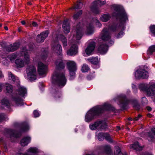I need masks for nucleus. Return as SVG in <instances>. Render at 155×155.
Masks as SVG:
<instances>
[{"mask_svg": "<svg viewBox=\"0 0 155 155\" xmlns=\"http://www.w3.org/2000/svg\"><path fill=\"white\" fill-rule=\"evenodd\" d=\"M90 128L92 130L97 129L99 130H105L107 128L105 120H98L94 123L91 124L89 125Z\"/></svg>", "mask_w": 155, "mask_h": 155, "instance_id": "8", "label": "nucleus"}, {"mask_svg": "<svg viewBox=\"0 0 155 155\" xmlns=\"http://www.w3.org/2000/svg\"><path fill=\"white\" fill-rule=\"evenodd\" d=\"M48 71L47 66L41 62L38 64V71L40 75H45Z\"/></svg>", "mask_w": 155, "mask_h": 155, "instance_id": "15", "label": "nucleus"}, {"mask_svg": "<svg viewBox=\"0 0 155 155\" xmlns=\"http://www.w3.org/2000/svg\"><path fill=\"white\" fill-rule=\"evenodd\" d=\"M26 72L28 79L31 81H33L36 79L37 72L35 68L33 65L28 67Z\"/></svg>", "mask_w": 155, "mask_h": 155, "instance_id": "12", "label": "nucleus"}, {"mask_svg": "<svg viewBox=\"0 0 155 155\" xmlns=\"http://www.w3.org/2000/svg\"><path fill=\"white\" fill-rule=\"evenodd\" d=\"M114 44V41L112 40H110L109 42L108 43V46H111L112 45Z\"/></svg>", "mask_w": 155, "mask_h": 155, "instance_id": "52", "label": "nucleus"}, {"mask_svg": "<svg viewBox=\"0 0 155 155\" xmlns=\"http://www.w3.org/2000/svg\"><path fill=\"white\" fill-rule=\"evenodd\" d=\"M85 155H94V154L93 153L91 154H87Z\"/></svg>", "mask_w": 155, "mask_h": 155, "instance_id": "62", "label": "nucleus"}, {"mask_svg": "<svg viewBox=\"0 0 155 155\" xmlns=\"http://www.w3.org/2000/svg\"><path fill=\"white\" fill-rule=\"evenodd\" d=\"M8 78L10 80L12 83H15L16 81L17 83H18L19 82L18 78L17 77L15 78L12 74L10 72H8Z\"/></svg>", "mask_w": 155, "mask_h": 155, "instance_id": "26", "label": "nucleus"}, {"mask_svg": "<svg viewBox=\"0 0 155 155\" xmlns=\"http://www.w3.org/2000/svg\"><path fill=\"white\" fill-rule=\"evenodd\" d=\"M27 153H19L17 155H31V153H36L39 152V150L36 147H31L27 150Z\"/></svg>", "mask_w": 155, "mask_h": 155, "instance_id": "22", "label": "nucleus"}, {"mask_svg": "<svg viewBox=\"0 0 155 155\" xmlns=\"http://www.w3.org/2000/svg\"><path fill=\"white\" fill-rule=\"evenodd\" d=\"M96 66H97V68H98L99 67V66L98 65H97Z\"/></svg>", "mask_w": 155, "mask_h": 155, "instance_id": "64", "label": "nucleus"}, {"mask_svg": "<svg viewBox=\"0 0 155 155\" xmlns=\"http://www.w3.org/2000/svg\"><path fill=\"white\" fill-rule=\"evenodd\" d=\"M124 34V33L123 31H121L117 36V38H119L122 37Z\"/></svg>", "mask_w": 155, "mask_h": 155, "instance_id": "46", "label": "nucleus"}, {"mask_svg": "<svg viewBox=\"0 0 155 155\" xmlns=\"http://www.w3.org/2000/svg\"><path fill=\"white\" fill-rule=\"evenodd\" d=\"M67 66L70 74V79L72 80L75 77V72L77 67L76 63L73 61H69L67 63Z\"/></svg>", "mask_w": 155, "mask_h": 155, "instance_id": "10", "label": "nucleus"}, {"mask_svg": "<svg viewBox=\"0 0 155 155\" xmlns=\"http://www.w3.org/2000/svg\"><path fill=\"white\" fill-rule=\"evenodd\" d=\"M114 100L116 102L117 104L121 107H124L130 102L133 103V101H130L128 100L124 94H121L115 97Z\"/></svg>", "mask_w": 155, "mask_h": 155, "instance_id": "11", "label": "nucleus"}, {"mask_svg": "<svg viewBox=\"0 0 155 155\" xmlns=\"http://www.w3.org/2000/svg\"><path fill=\"white\" fill-rule=\"evenodd\" d=\"M83 26V24L81 23L77 25L73 37V42L70 48L67 51L68 55H74L77 53L78 44L79 42L78 40H80L82 36Z\"/></svg>", "mask_w": 155, "mask_h": 155, "instance_id": "3", "label": "nucleus"}, {"mask_svg": "<svg viewBox=\"0 0 155 155\" xmlns=\"http://www.w3.org/2000/svg\"><path fill=\"white\" fill-rule=\"evenodd\" d=\"M130 148L137 151L141 150L142 149V147L140 146L138 142H135L133 144H131L130 146Z\"/></svg>", "mask_w": 155, "mask_h": 155, "instance_id": "29", "label": "nucleus"}, {"mask_svg": "<svg viewBox=\"0 0 155 155\" xmlns=\"http://www.w3.org/2000/svg\"><path fill=\"white\" fill-rule=\"evenodd\" d=\"M141 115L139 114L138 115V117H136L135 118H134V121H137V120H138L139 118L140 117H141Z\"/></svg>", "mask_w": 155, "mask_h": 155, "instance_id": "51", "label": "nucleus"}, {"mask_svg": "<svg viewBox=\"0 0 155 155\" xmlns=\"http://www.w3.org/2000/svg\"><path fill=\"white\" fill-rule=\"evenodd\" d=\"M4 77L2 71L0 70V78H2Z\"/></svg>", "mask_w": 155, "mask_h": 155, "instance_id": "55", "label": "nucleus"}, {"mask_svg": "<svg viewBox=\"0 0 155 155\" xmlns=\"http://www.w3.org/2000/svg\"><path fill=\"white\" fill-rule=\"evenodd\" d=\"M19 46V44L18 43H15L13 45L11 44L10 45L8 50L9 51H14L18 48Z\"/></svg>", "mask_w": 155, "mask_h": 155, "instance_id": "32", "label": "nucleus"}, {"mask_svg": "<svg viewBox=\"0 0 155 155\" xmlns=\"http://www.w3.org/2000/svg\"><path fill=\"white\" fill-rule=\"evenodd\" d=\"M105 3L106 2L104 0H96L91 4L90 7L91 11L94 14H98L100 12V10L98 8V6H101Z\"/></svg>", "mask_w": 155, "mask_h": 155, "instance_id": "13", "label": "nucleus"}, {"mask_svg": "<svg viewBox=\"0 0 155 155\" xmlns=\"http://www.w3.org/2000/svg\"><path fill=\"white\" fill-rule=\"evenodd\" d=\"M97 138L100 141L103 140L105 138L107 141H111V137L107 133H100L97 135Z\"/></svg>", "mask_w": 155, "mask_h": 155, "instance_id": "19", "label": "nucleus"}, {"mask_svg": "<svg viewBox=\"0 0 155 155\" xmlns=\"http://www.w3.org/2000/svg\"><path fill=\"white\" fill-rule=\"evenodd\" d=\"M29 128L28 125L27 124L24 127L23 130L24 131H27L29 129Z\"/></svg>", "mask_w": 155, "mask_h": 155, "instance_id": "49", "label": "nucleus"}, {"mask_svg": "<svg viewBox=\"0 0 155 155\" xmlns=\"http://www.w3.org/2000/svg\"><path fill=\"white\" fill-rule=\"evenodd\" d=\"M150 30L152 33L155 35V25L151 26L150 27Z\"/></svg>", "mask_w": 155, "mask_h": 155, "instance_id": "43", "label": "nucleus"}, {"mask_svg": "<svg viewBox=\"0 0 155 155\" xmlns=\"http://www.w3.org/2000/svg\"><path fill=\"white\" fill-rule=\"evenodd\" d=\"M105 110H114L113 108L110 104L105 103L103 105L97 106L89 110L85 116V120L89 122L94 119L96 116L99 115Z\"/></svg>", "mask_w": 155, "mask_h": 155, "instance_id": "4", "label": "nucleus"}, {"mask_svg": "<svg viewBox=\"0 0 155 155\" xmlns=\"http://www.w3.org/2000/svg\"><path fill=\"white\" fill-rule=\"evenodd\" d=\"M17 55L16 54L14 53L8 56V58L11 61H12L16 58Z\"/></svg>", "mask_w": 155, "mask_h": 155, "instance_id": "39", "label": "nucleus"}, {"mask_svg": "<svg viewBox=\"0 0 155 155\" xmlns=\"http://www.w3.org/2000/svg\"><path fill=\"white\" fill-rule=\"evenodd\" d=\"M5 134L8 137H14L16 138L20 137L21 136L20 133L16 134L15 132L11 129L5 128Z\"/></svg>", "mask_w": 155, "mask_h": 155, "instance_id": "17", "label": "nucleus"}, {"mask_svg": "<svg viewBox=\"0 0 155 155\" xmlns=\"http://www.w3.org/2000/svg\"><path fill=\"white\" fill-rule=\"evenodd\" d=\"M145 155H153L151 153H147V154H145Z\"/></svg>", "mask_w": 155, "mask_h": 155, "instance_id": "61", "label": "nucleus"}, {"mask_svg": "<svg viewBox=\"0 0 155 155\" xmlns=\"http://www.w3.org/2000/svg\"><path fill=\"white\" fill-rule=\"evenodd\" d=\"M82 13V11H79L77 13L73 15V19L74 20H76L81 15Z\"/></svg>", "mask_w": 155, "mask_h": 155, "instance_id": "40", "label": "nucleus"}, {"mask_svg": "<svg viewBox=\"0 0 155 155\" xmlns=\"http://www.w3.org/2000/svg\"><path fill=\"white\" fill-rule=\"evenodd\" d=\"M17 91L18 94H14L12 97V101L14 102L16 106H21L24 105V103L20 97H24L25 95L27 90L24 87L19 85L18 86V89Z\"/></svg>", "mask_w": 155, "mask_h": 155, "instance_id": "5", "label": "nucleus"}, {"mask_svg": "<svg viewBox=\"0 0 155 155\" xmlns=\"http://www.w3.org/2000/svg\"><path fill=\"white\" fill-rule=\"evenodd\" d=\"M88 60L92 64L95 65L97 64L99 62L98 58L96 57L90 58L88 59Z\"/></svg>", "mask_w": 155, "mask_h": 155, "instance_id": "34", "label": "nucleus"}, {"mask_svg": "<svg viewBox=\"0 0 155 155\" xmlns=\"http://www.w3.org/2000/svg\"><path fill=\"white\" fill-rule=\"evenodd\" d=\"M51 93L52 95L56 97H59L61 93L59 91V89L57 88V90L54 88H53L51 91Z\"/></svg>", "mask_w": 155, "mask_h": 155, "instance_id": "33", "label": "nucleus"}, {"mask_svg": "<svg viewBox=\"0 0 155 155\" xmlns=\"http://www.w3.org/2000/svg\"><path fill=\"white\" fill-rule=\"evenodd\" d=\"M83 4L81 2L78 3L76 5L74 8H71V9H80L82 8L83 6Z\"/></svg>", "mask_w": 155, "mask_h": 155, "instance_id": "41", "label": "nucleus"}, {"mask_svg": "<svg viewBox=\"0 0 155 155\" xmlns=\"http://www.w3.org/2000/svg\"><path fill=\"white\" fill-rule=\"evenodd\" d=\"M32 25L34 27H35L37 25V24L35 22H33L32 23Z\"/></svg>", "mask_w": 155, "mask_h": 155, "instance_id": "54", "label": "nucleus"}, {"mask_svg": "<svg viewBox=\"0 0 155 155\" xmlns=\"http://www.w3.org/2000/svg\"><path fill=\"white\" fill-rule=\"evenodd\" d=\"M155 51V45H153L149 47L147 51L148 55L151 54L153 52Z\"/></svg>", "mask_w": 155, "mask_h": 155, "instance_id": "37", "label": "nucleus"}, {"mask_svg": "<svg viewBox=\"0 0 155 155\" xmlns=\"http://www.w3.org/2000/svg\"><path fill=\"white\" fill-rule=\"evenodd\" d=\"M3 86V84L0 83V92H1L2 90Z\"/></svg>", "mask_w": 155, "mask_h": 155, "instance_id": "53", "label": "nucleus"}, {"mask_svg": "<svg viewBox=\"0 0 155 155\" xmlns=\"http://www.w3.org/2000/svg\"><path fill=\"white\" fill-rule=\"evenodd\" d=\"M141 101L142 103L143 104H146L147 103V100L146 98L145 97H143L142 98Z\"/></svg>", "mask_w": 155, "mask_h": 155, "instance_id": "48", "label": "nucleus"}, {"mask_svg": "<svg viewBox=\"0 0 155 155\" xmlns=\"http://www.w3.org/2000/svg\"><path fill=\"white\" fill-rule=\"evenodd\" d=\"M94 23H95L99 27H101L102 26V25L99 21L96 18H93L92 21L87 24L86 26V32L88 35H91L93 33L94 30L93 24Z\"/></svg>", "mask_w": 155, "mask_h": 155, "instance_id": "14", "label": "nucleus"}, {"mask_svg": "<svg viewBox=\"0 0 155 155\" xmlns=\"http://www.w3.org/2000/svg\"><path fill=\"white\" fill-rule=\"evenodd\" d=\"M4 117V115L2 114H0V122L3 119Z\"/></svg>", "mask_w": 155, "mask_h": 155, "instance_id": "50", "label": "nucleus"}, {"mask_svg": "<svg viewBox=\"0 0 155 155\" xmlns=\"http://www.w3.org/2000/svg\"><path fill=\"white\" fill-rule=\"evenodd\" d=\"M58 38L62 43L63 48L64 49H66L68 45V42L66 38L64 35H60Z\"/></svg>", "mask_w": 155, "mask_h": 155, "instance_id": "24", "label": "nucleus"}, {"mask_svg": "<svg viewBox=\"0 0 155 155\" xmlns=\"http://www.w3.org/2000/svg\"><path fill=\"white\" fill-rule=\"evenodd\" d=\"M34 117H38L40 115V113L37 110H35L33 112Z\"/></svg>", "mask_w": 155, "mask_h": 155, "instance_id": "44", "label": "nucleus"}, {"mask_svg": "<svg viewBox=\"0 0 155 155\" xmlns=\"http://www.w3.org/2000/svg\"><path fill=\"white\" fill-rule=\"evenodd\" d=\"M89 69V68L87 65L84 64L81 68V71L83 72H87Z\"/></svg>", "mask_w": 155, "mask_h": 155, "instance_id": "38", "label": "nucleus"}, {"mask_svg": "<svg viewBox=\"0 0 155 155\" xmlns=\"http://www.w3.org/2000/svg\"><path fill=\"white\" fill-rule=\"evenodd\" d=\"M30 51L29 50H26V48H23L21 54L24 56V61L20 59L16 60L15 63L17 67L22 68L24 66L25 64L29 63L30 58L28 54Z\"/></svg>", "mask_w": 155, "mask_h": 155, "instance_id": "7", "label": "nucleus"}, {"mask_svg": "<svg viewBox=\"0 0 155 155\" xmlns=\"http://www.w3.org/2000/svg\"><path fill=\"white\" fill-rule=\"evenodd\" d=\"M4 28L6 30H8V28L7 26L5 27Z\"/></svg>", "mask_w": 155, "mask_h": 155, "instance_id": "60", "label": "nucleus"}, {"mask_svg": "<svg viewBox=\"0 0 155 155\" xmlns=\"http://www.w3.org/2000/svg\"><path fill=\"white\" fill-rule=\"evenodd\" d=\"M101 149H103L106 153L110 155L111 153V149L110 146L107 145L102 146L100 147Z\"/></svg>", "mask_w": 155, "mask_h": 155, "instance_id": "30", "label": "nucleus"}, {"mask_svg": "<svg viewBox=\"0 0 155 155\" xmlns=\"http://www.w3.org/2000/svg\"><path fill=\"white\" fill-rule=\"evenodd\" d=\"M63 28L65 34H68L70 32V26L67 21H64L63 24Z\"/></svg>", "mask_w": 155, "mask_h": 155, "instance_id": "28", "label": "nucleus"}, {"mask_svg": "<svg viewBox=\"0 0 155 155\" xmlns=\"http://www.w3.org/2000/svg\"><path fill=\"white\" fill-rule=\"evenodd\" d=\"M114 10L113 16H115L120 22L119 27L113 24L110 26L108 28H105L101 32L100 35L101 38L104 41H107L111 38V31H115L118 28H121L123 30L124 29V24L128 20V17L123 7L119 5H114L112 6Z\"/></svg>", "mask_w": 155, "mask_h": 155, "instance_id": "1", "label": "nucleus"}, {"mask_svg": "<svg viewBox=\"0 0 155 155\" xmlns=\"http://www.w3.org/2000/svg\"><path fill=\"white\" fill-rule=\"evenodd\" d=\"M21 23L23 25H24L25 23V22L24 21H21Z\"/></svg>", "mask_w": 155, "mask_h": 155, "instance_id": "58", "label": "nucleus"}, {"mask_svg": "<svg viewBox=\"0 0 155 155\" xmlns=\"http://www.w3.org/2000/svg\"><path fill=\"white\" fill-rule=\"evenodd\" d=\"M87 46L85 49V52L87 55H91L93 52L95 47V44L92 40L89 41L87 43Z\"/></svg>", "mask_w": 155, "mask_h": 155, "instance_id": "16", "label": "nucleus"}, {"mask_svg": "<svg viewBox=\"0 0 155 155\" xmlns=\"http://www.w3.org/2000/svg\"><path fill=\"white\" fill-rule=\"evenodd\" d=\"M130 93V91L129 90H127V94L128 95Z\"/></svg>", "mask_w": 155, "mask_h": 155, "instance_id": "57", "label": "nucleus"}, {"mask_svg": "<svg viewBox=\"0 0 155 155\" xmlns=\"http://www.w3.org/2000/svg\"><path fill=\"white\" fill-rule=\"evenodd\" d=\"M49 32L48 31L43 32L40 35H38L37 37V41L38 42H43L45 39L48 37Z\"/></svg>", "mask_w": 155, "mask_h": 155, "instance_id": "20", "label": "nucleus"}, {"mask_svg": "<svg viewBox=\"0 0 155 155\" xmlns=\"http://www.w3.org/2000/svg\"><path fill=\"white\" fill-rule=\"evenodd\" d=\"M139 87L141 90L145 92L148 96H151L155 94V82L152 81L149 84H140Z\"/></svg>", "mask_w": 155, "mask_h": 155, "instance_id": "6", "label": "nucleus"}, {"mask_svg": "<svg viewBox=\"0 0 155 155\" xmlns=\"http://www.w3.org/2000/svg\"><path fill=\"white\" fill-rule=\"evenodd\" d=\"M31 140V138L30 136H27L24 137L21 140V145L23 147L26 146L30 142Z\"/></svg>", "mask_w": 155, "mask_h": 155, "instance_id": "23", "label": "nucleus"}, {"mask_svg": "<svg viewBox=\"0 0 155 155\" xmlns=\"http://www.w3.org/2000/svg\"><path fill=\"white\" fill-rule=\"evenodd\" d=\"M48 54L47 50H43V53L41 54V58L43 60H44L45 58L47 57Z\"/></svg>", "mask_w": 155, "mask_h": 155, "instance_id": "42", "label": "nucleus"}, {"mask_svg": "<svg viewBox=\"0 0 155 155\" xmlns=\"http://www.w3.org/2000/svg\"><path fill=\"white\" fill-rule=\"evenodd\" d=\"M132 87L133 89L134 92L135 93H136L137 92V89L136 85L135 84H132Z\"/></svg>", "mask_w": 155, "mask_h": 155, "instance_id": "47", "label": "nucleus"}, {"mask_svg": "<svg viewBox=\"0 0 155 155\" xmlns=\"http://www.w3.org/2000/svg\"><path fill=\"white\" fill-rule=\"evenodd\" d=\"M77 129H75V132H77Z\"/></svg>", "mask_w": 155, "mask_h": 155, "instance_id": "63", "label": "nucleus"}, {"mask_svg": "<svg viewBox=\"0 0 155 155\" xmlns=\"http://www.w3.org/2000/svg\"><path fill=\"white\" fill-rule=\"evenodd\" d=\"M6 89L7 92L8 93H11L13 90V88L12 85L8 84H6Z\"/></svg>", "mask_w": 155, "mask_h": 155, "instance_id": "36", "label": "nucleus"}, {"mask_svg": "<svg viewBox=\"0 0 155 155\" xmlns=\"http://www.w3.org/2000/svg\"><path fill=\"white\" fill-rule=\"evenodd\" d=\"M0 105L3 108H8L10 107V104L7 99L4 98L1 100Z\"/></svg>", "mask_w": 155, "mask_h": 155, "instance_id": "27", "label": "nucleus"}, {"mask_svg": "<svg viewBox=\"0 0 155 155\" xmlns=\"http://www.w3.org/2000/svg\"><path fill=\"white\" fill-rule=\"evenodd\" d=\"M111 18L110 15L109 14H105L102 15L100 17V20L103 22H106L108 21Z\"/></svg>", "mask_w": 155, "mask_h": 155, "instance_id": "31", "label": "nucleus"}, {"mask_svg": "<svg viewBox=\"0 0 155 155\" xmlns=\"http://www.w3.org/2000/svg\"><path fill=\"white\" fill-rule=\"evenodd\" d=\"M55 64L56 70L52 75V82L60 88L64 87L66 83L67 80L65 75L59 71V70L64 67V65L61 58L58 59L56 61Z\"/></svg>", "mask_w": 155, "mask_h": 155, "instance_id": "2", "label": "nucleus"}, {"mask_svg": "<svg viewBox=\"0 0 155 155\" xmlns=\"http://www.w3.org/2000/svg\"><path fill=\"white\" fill-rule=\"evenodd\" d=\"M95 76V75L94 74H93L92 73H90L89 75L87 77V78L88 80H91L94 78Z\"/></svg>", "mask_w": 155, "mask_h": 155, "instance_id": "45", "label": "nucleus"}, {"mask_svg": "<svg viewBox=\"0 0 155 155\" xmlns=\"http://www.w3.org/2000/svg\"><path fill=\"white\" fill-rule=\"evenodd\" d=\"M51 50L58 55H61L62 53V47L60 44L55 43L52 45Z\"/></svg>", "mask_w": 155, "mask_h": 155, "instance_id": "18", "label": "nucleus"}, {"mask_svg": "<svg viewBox=\"0 0 155 155\" xmlns=\"http://www.w3.org/2000/svg\"><path fill=\"white\" fill-rule=\"evenodd\" d=\"M147 135L148 140L150 141H153L155 138V128H152L151 132L148 133Z\"/></svg>", "mask_w": 155, "mask_h": 155, "instance_id": "25", "label": "nucleus"}, {"mask_svg": "<svg viewBox=\"0 0 155 155\" xmlns=\"http://www.w3.org/2000/svg\"><path fill=\"white\" fill-rule=\"evenodd\" d=\"M114 155H127L126 153H122L120 151V147L118 146H116L114 148Z\"/></svg>", "mask_w": 155, "mask_h": 155, "instance_id": "35", "label": "nucleus"}, {"mask_svg": "<svg viewBox=\"0 0 155 155\" xmlns=\"http://www.w3.org/2000/svg\"><path fill=\"white\" fill-rule=\"evenodd\" d=\"M147 109L148 110V111H150L151 110V108L149 107H147Z\"/></svg>", "mask_w": 155, "mask_h": 155, "instance_id": "56", "label": "nucleus"}, {"mask_svg": "<svg viewBox=\"0 0 155 155\" xmlns=\"http://www.w3.org/2000/svg\"><path fill=\"white\" fill-rule=\"evenodd\" d=\"M108 46L104 43H100L98 48V51L102 54L106 53L108 50Z\"/></svg>", "mask_w": 155, "mask_h": 155, "instance_id": "21", "label": "nucleus"}, {"mask_svg": "<svg viewBox=\"0 0 155 155\" xmlns=\"http://www.w3.org/2000/svg\"><path fill=\"white\" fill-rule=\"evenodd\" d=\"M147 68L146 66H141L136 70L134 73L135 78L137 79L140 78H146L148 77V73L146 69Z\"/></svg>", "mask_w": 155, "mask_h": 155, "instance_id": "9", "label": "nucleus"}, {"mask_svg": "<svg viewBox=\"0 0 155 155\" xmlns=\"http://www.w3.org/2000/svg\"><path fill=\"white\" fill-rule=\"evenodd\" d=\"M120 129V127H117V128L116 130L117 131H118Z\"/></svg>", "mask_w": 155, "mask_h": 155, "instance_id": "59", "label": "nucleus"}]
</instances>
